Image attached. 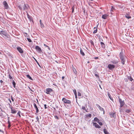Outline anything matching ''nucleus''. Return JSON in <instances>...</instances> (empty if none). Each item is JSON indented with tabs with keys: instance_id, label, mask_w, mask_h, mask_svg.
<instances>
[{
	"instance_id": "c03bdc74",
	"label": "nucleus",
	"mask_w": 134,
	"mask_h": 134,
	"mask_svg": "<svg viewBox=\"0 0 134 134\" xmlns=\"http://www.w3.org/2000/svg\"><path fill=\"white\" fill-rule=\"evenodd\" d=\"M114 9V8L113 6H112L111 8V10L112 11H113V10Z\"/></svg>"
},
{
	"instance_id": "de8ad7c7",
	"label": "nucleus",
	"mask_w": 134,
	"mask_h": 134,
	"mask_svg": "<svg viewBox=\"0 0 134 134\" xmlns=\"http://www.w3.org/2000/svg\"><path fill=\"white\" fill-rule=\"evenodd\" d=\"M91 43L92 44H93V42L92 41H91Z\"/></svg>"
},
{
	"instance_id": "8fccbe9b",
	"label": "nucleus",
	"mask_w": 134,
	"mask_h": 134,
	"mask_svg": "<svg viewBox=\"0 0 134 134\" xmlns=\"http://www.w3.org/2000/svg\"><path fill=\"white\" fill-rule=\"evenodd\" d=\"M18 7L20 9H21V7H20V6H18Z\"/></svg>"
},
{
	"instance_id": "58836bf2",
	"label": "nucleus",
	"mask_w": 134,
	"mask_h": 134,
	"mask_svg": "<svg viewBox=\"0 0 134 134\" xmlns=\"http://www.w3.org/2000/svg\"><path fill=\"white\" fill-rule=\"evenodd\" d=\"M97 29H96V30H94V31L93 33L94 34L96 33L97 32Z\"/></svg>"
},
{
	"instance_id": "f8f14e48",
	"label": "nucleus",
	"mask_w": 134,
	"mask_h": 134,
	"mask_svg": "<svg viewBox=\"0 0 134 134\" xmlns=\"http://www.w3.org/2000/svg\"><path fill=\"white\" fill-rule=\"evenodd\" d=\"M17 49L19 52L20 53H22L23 52V51L22 49L20 47H18Z\"/></svg>"
},
{
	"instance_id": "f03ea898",
	"label": "nucleus",
	"mask_w": 134,
	"mask_h": 134,
	"mask_svg": "<svg viewBox=\"0 0 134 134\" xmlns=\"http://www.w3.org/2000/svg\"><path fill=\"white\" fill-rule=\"evenodd\" d=\"M119 57L121 60V62L123 64H124L125 62V58L123 54L121 52L119 55Z\"/></svg>"
},
{
	"instance_id": "f704fd0d",
	"label": "nucleus",
	"mask_w": 134,
	"mask_h": 134,
	"mask_svg": "<svg viewBox=\"0 0 134 134\" xmlns=\"http://www.w3.org/2000/svg\"><path fill=\"white\" fill-rule=\"evenodd\" d=\"M27 41L30 42H32L31 40L29 38H27Z\"/></svg>"
},
{
	"instance_id": "4c0bfd02",
	"label": "nucleus",
	"mask_w": 134,
	"mask_h": 134,
	"mask_svg": "<svg viewBox=\"0 0 134 134\" xmlns=\"http://www.w3.org/2000/svg\"><path fill=\"white\" fill-rule=\"evenodd\" d=\"M95 76L96 77H98V78L99 77V75L98 74H95Z\"/></svg>"
},
{
	"instance_id": "09e8293b",
	"label": "nucleus",
	"mask_w": 134,
	"mask_h": 134,
	"mask_svg": "<svg viewBox=\"0 0 134 134\" xmlns=\"http://www.w3.org/2000/svg\"><path fill=\"white\" fill-rule=\"evenodd\" d=\"M0 132H3V131L0 129Z\"/></svg>"
},
{
	"instance_id": "0e129e2a",
	"label": "nucleus",
	"mask_w": 134,
	"mask_h": 134,
	"mask_svg": "<svg viewBox=\"0 0 134 134\" xmlns=\"http://www.w3.org/2000/svg\"><path fill=\"white\" fill-rule=\"evenodd\" d=\"M37 119H38V117H37Z\"/></svg>"
},
{
	"instance_id": "393cba45",
	"label": "nucleus",
	"mask_w": 134,
	"mask_h": 134,
	"mask_svg": "<svg viewBox=\"0 0 134 134\" xmlns=\"http://www.w3.org/2000/svg\"><path fill=\"white\" fill-rule=\"evenodd\" d=\"M26 76L27 78H29L30 79L32 80V77L29 75H27Z\"/></svg>"
},
{
	"instance_id": "680f3d73",
	"label": "nucleus",
	"mask_w": 134,
	"mask_h": 134,
	"mask_svg": "<svg viewBox=\"0 0 134 134\" xmlns=\"http://www.w3.org/2000/svg\"><path fill=\"white\" fill-rule=\"evenodd\" d=\"M9 100H10V102L11 103V101L10 100V99H9Z\"/></svg>"
},
{
	"instance_id": "37998d69",
	"label": "nucleus",
	"mask_w": 134,
	"mask_h": 134,
	"mask_svg": "<svg viewBox=\"0 0 134 134\" xmlns=\"http://www.w3.org/2000/svg\"><path fill=\"white\" fill-rule=\"evenodd\" d=\"M82 109L83 110H85L86 109V108L85 107H82Z\"/></svg>"
},
{
	"instance_id": "39448f33",
	"label": "nucleus",
	"mask_w": 134,
	"mask_h": 134,
	"mask_svg": "<svg viewBox=\"0 0 134 134\" xmlns=\"http://www.w3.org/2000/svg\"><path fill=\"white\" fill-rule=\"evenodd\" d=\"M3 4L4 5V8L5 9H8L9 8V6L7 3L6 1H4L3 2Z\"/></svg>"
},
{
	"instance_id": "13d9d810",
	"label": "nucleus",
	"mask_w": 134,
	"mask_h": 134,
	"mask_svg": "<svg viewBox=\"0 0 134 134\" xmlns=\"http://www.w3.org/2000/svg\"><path fill=\"white\" fill-rule=\"evenodd\" d=\"M64 78V77L63 76L62 77V79H63Z\"/></svg>"
},
{
	"instance_id": "6ab92c4d",
	"label": "nucleus",
	"mask_w": 134,
	"mask_h": 134,
	"mask_svg": "<svg viewBox=\"0 0 134 134\" xmlns=\"http://www.w3.org/2000/svg\"><path fill=\"white\" fill-rule=\"evenodd\" d=\"M108 96L109 97V98L112 101H113V99L111 97V95L109 93H108Z\"/></svg>"
},
{
	"instance_id": "2eb2a0df",
	"label": "nucleus",
	"mask_w": 134,
	"mask_h": 134,
	"mask_svg": "<svg viewBox=\"0 0 134 134\" xmlns=\"http://www.w3.org/2000/svg\"><path fill=\"white\" fill-rule=\"evenodd\" d=\"M8 128H10V127L11 126V122H10L9 119H8Z\"/></svg>"
},
{
	"instance_id": "cd10ccee",
	"label": "nucleus",
	"mask_w": 134,
	"mask_h": 134,
	"mask_svg": "<svg viewBox=\"0 0 134 134\" xmlns=\"http://www.w3.org/2000/svg\"><path fill=\"white\" fill-rule=\"evenodd\" d=\"M80 53L83 56H84L85 55V54L81 50H80Z\"/></svg>"
},
{
	"instance_id": "72a5a7b5",
	"label": "nucleus",
	"mask_w": 134,
	"mask_h": 134,
	"mask_svg": "<svg viewBox=\"0 0 134 134\" xmlns=\"http://www.w3.org/2000/svg\"><path fill=\"white\" fill-rule=\"evenodd\" d=\"M73 91L75 95H76V94H77V92L76 90L75 89L74 90H73Z\"/></svg>"
},
{
	"instance_id": "423d86ee",
	"label": "nucleus",
	"mask_w": 134,
	"mask_h": 134,
	"mask_svg": "<svg viewBox=\"0 0 134 134\" xmlns=\"http://www.w3.org/2000/svg\"><path fill=\"white\" fill-rule=\"evenodd\" d=\"M108 68L110 70H112L115 67V66L114 65L109 64L108 65Z\"/></svg>"
},
{
	"instance_id": "69168bd1",
	"label": "nucleus",
	"mask_w": 134,
	"mask_h": 134,
	"mask_svg": "<svg viewBox=\"0 0 134 134\" xmlns=\"http://www.w3.org/2000/svg\"><path fill=\"white\" fill-rule=\"evenodd\" d=\"M1 105L0 104V106H1Z\"/></svg>"
},
{
	"instance_id": "a211bd4d",
	"label": "nucleus",
	"mask_w": 134,
	"mask_h": 134,
	"mask_svg": "<svg viewBox=\"0 0 134 134\" xmlns=\"http://www.w3.org/2000/svg\"><path fill=\"white\" fill-rule=\"evenodd\" d=\"M100 44L101 45V46L103 48H104L105 47V45L102 42H100Z\"/></svg>"
},
{
	"instance_id": "1a4fd4ad",
	"label": "nucleus",
	"mask_w": 134,
	"mask_h": 134,
	"mask_svg": "<svg viewBox=\"0 0 134 134\" xmlns=\"http://www.w3.org/2000/svg\"><path fill=\"white\" fill-rule=\"evenodd\" d=\"M93 125L95 126L96 128L98 129L100 128L101 127L96 122H93Z\"/></svg>"
},
{
	"instance_id": "f257e3e1",
	"label": "nucleus",
	"mask_w": 134,
	"mask_h": 134,
	"mask_svg": "<svg viewBox=\"0 0 134 134\" xmlns=\"http://www.w3.org/2000/svg\"><path fill=\"white\" fill-rule=\"evenodd\" d=\"M119 101L120 104V108L119 109L120 111V112H123V110L122 108L125 104L124 101V100L122 101L121 99L120 98L119 99Z\"/></svg>"
},
{
	"instance_id": "dca6fc26",
	"label": "nucleus",
	"mask_w": 134,
	"mask_h": 134,
	"mask_svg": "<svg viewBox=\"0 0 134 134\" xmlns=\"http://www.w3.org/2000/svg\"><path fill=\"white\" fill-rule=\"evenodd\" d=\"M91 116V114H87L85 115V117L87 118H90Z\"/></svg>"
},
{
	"instance_id": "5fc2aeb1",
	"label": "nucleus",
	"mask_w": 134,
	"mask_h": 134,
	"mask_svg": "<svg viewBox=\"0 0 134 134\" xmlns=\"http://www.w3.org/2000/svg\"><path fill=\"white\" fill-rule=\"evenodd\" d=\"M29 88L31 91H32V92H33V91L31 89H30V87H29Z\"/></svg>"
},
{
	"instance_id": "79ce46f5",
	"label": "nucleus",
	"mask_w": 134,
	"mask_h": 134,
	"mask_svg": "<svg viewBox=\"0 0 134 134\" xmlns=\"http://www.w3.org/2000/svg\"><path fill=\"white\" fill-rule=\"evenodd\" d=\"M11 99L12 101L13 102H14V99L13 98V97L12 96L11 97Z\"/></svg>"
},
{
	"instance_id": "5701e85b",
	"label": "nucleus",
	"mask_w": 134,
	"mask_h": 134,
	"mask_svg": "<svg viewBox=\"0 0 134 134\" xmlns=\"http://www.w3.org/2000/svg\"><path fill=\"white\" fill-rule=\"evenodd\" d=\"M112 62L113 64H117L118 63V61L116 60H113L112 61Z\"/></svg>"
},
{
	"instance_id": "0eeeda50",
	"label": "nucleus",
	"mask_w": 134,
	"mask_h": 134,
	"mask_svg": "<svg viewBox=\"0 0 134 134\" xmlns=\"http://www.w3.org/2000/svg\"><path fill=\"white\" fill-rule=\"evenodd\" d=\"M35 49L39 53H41L42 52L41 49L38 46H36Z\"/></svg>"
},
{
	"instance_id": "4468645a",
	"label": "nucleus",
	"mask_w": 134,
	"mask_h": 134,
	"mask_svg": "<svg viewBox=\"0 0 134 134\" xmlns=\"http://www.w3.org/2000/svg\"><path fill=\"white\" fill-rule=\"evenodd\" d=\"M0 34L3 35L4 36L6 35V33L4 31H1L0 32Z\"/></svg>"
},
{
	"instance_id": "6e6552de",
	"label": "nucleus",
	"mask_w": 134,
	"mask_h": 134,
	"mask_svg": "<svg viewBox=\"0 0 134 134\" xmlns=\"http://www.w3.org/2000/svg\"><path fill=\"white\" fill-rule=\"evenodd\" d=\"M11 109V113L12 114H15L16 113V111L15 109L13 108L12 107H10Z\"/></svg>"
},
{
	"instance_id": "ea45409f",
	"label": "nucleus",
	"mask_w": 134,
	"mask_h": 134,
	"mask_svg": "<svg viewBox=\"0 0 134 134\" xmlns=\"http://www.w3.org/2000/svg\"><path fill=\"white\" fill-rule=\"evenodd\" d=\"M44 108L45 109H46L47 108V105L46 104H44Z\"/></svg>"
},
{
	"instance_id": "9b49d317",
	"label": "nucleus",
	"mask_w": 134,
	"mask_h": 134,
	"mask_svg": "<svg viewBox=\"0 0 134 134\" xmlns=\"http://www.w3.org/2000/svg\"><path fill=\"white\" fill-rule=\"evenodd\" d=\"M108 15L107 14H105L103 15L102 18L104 19H106L108 17Z\"/></svg>"
},
{
	"instance_id": "ddd939ff",
	"label": "nucleus",
	"mask_w": 134,
	"mask_h": 134,
	"mask_svg": "<svg viewBox=\"0 0 134 134\" xmlns=\"http://www.w3.org/2000/svg\"><path fill=\"white\" fill-rule=\"evenodd\" d=\"M34 105L35 108L36 109V112L38 113L39 111L38 108L35 103H34Z\"/></svg>"
},
{
	"instance_id": "c85d7f7f",
	"label": "nucleus",
	"mask_w": 134,
	"mask_h": 134,
	"mask_svg": "<svg viewBox=\"0 0 134 134\" xmlns=\"http://www.w3.org/2000/svg\"><path fill=\"white\" fill-rule=\"evenodd\" d=\"M13 87L14 88H15V85H16V83L14 81H13Z\"/></svg>"
},
{
	"instance_id": "f3484780",
	"label": "nucleus",
	"mask_w": 134,
	"mask_h": 134,
	"mask_svg": "<svg viewBox=\"0 0 134 134\" xmlns=\"http://www.w3.org/2000/svg\"><path fill=\"white\" fill-rule=\"evenodd\" d=\"M103 131L104 133L105 134H110L109 132L107 131L105 129H104L103 130Z\"/></svg>"
},
{
	"instance_id": "a878e982",
	"label": "nucleus",
	"mask_w": 134,
	"mask_h": 134,
	"mask_svg": "<svg viewBox=\"0 0 134 134\" xmlns=\"http://www.w3.org/2000/svg\"><path fill=\"white\" fill-rule=\"evenodd\" d=\"M73 70L74 73L76 75L77 74V72L76 71V69L75 68H73Z\"/></svg>"
},
{
	"instance_id": "412c9836",
	"label": "nucleus",
	"mask_w": 134,
	"mask_h": 134,
	"mask_svg": "<svg viewBox=\"0 0 134 134\" xmlns=\"http://www.w3.org/2000/svg\"><path fill=\"white\" fill-rule=\"evenodd\" d=\"M40 22L41 27V28L43 27H44V25L43 23H42L41 20H40Z\"/></svg>"
},
{
	"instance_id": "aec40b11",
	"label": "nucleus",
	"mask_w": 134,
	"mask_h": 134,
	"mask_svg": "<svg viewBox=\"0 0 134 134\" xmlns=\"http://www.w3.org/2000/svg\"><path fill=\"white\" fill-rule=\"evenodd\" d=\"M99 120L97 117H95L94 119V121L97 122L99 121Z\"/></svg>"
},
{
	"instance_id": "473e14b6",
	"label": "nucleus",
	"mask_w": 134,
	"mask_h": 134,
	"mask_svg": "<svg viewBox=\"0 0 134 134\" xmlns=\"http://www.w3.org/2000/svg\"><path fill=\"white\" fill-rule=\"evenodd\" d=\"M125 111L127 113H129L131 111L130 109H127Z\"/></svg>"
},
{
	"instance_id": "603ef678",
	"label": "nucleus",
	"mask_w": 134,
	"mask_h": 134,
	"mask_svg": "<svg viewBox=\"0 0 134 134\" xmlns=\"http://www.w3.org/2000/svg\"><path fill=\"white\" fill-rule=\"evenodd\" d=\"M95 59H97L98 58V57H95L94 58Z\"/></svg>"
},
{
	"instance_id": "bf43d9fd",
	"label": "nucleus",
	"mask_w": 134,
	"mask_h": 134,
	"mask_svg": "<svg viewBox=\"0 0 134 134\" xmlns=\"http://www.w3.org/2000/svg\"><path fill=\"white\" fill-rule=\"evenodd\" d=\"M90 63V62L89 61H88L87 62V63Z\"/></svg>"
},
{
	"instance_id": "b1692460",
	"label": "nucleus",
	"mask_w": 134,
	"mask_h": 134,
	"mask_svg": "<svg viewBox=\"0 0 134 134\" xmlns=\"http://www.w3.org/2000/svg\"><path fill=\"white\" fill-rule=\"evenodd\" d=\"M128 79L129 80L131 81H132V80H133V78L131 76L129 77Z\"/></svg>"
},
{
	"instance_id": "c9c22d12",
	"label": "nucleus",
	"mask_w": 134,
	"mask_h": 134,
	"mask_svg": "<svg viewBox=\"0 0 134 134\" xmlns=\"http://www.w3.org/2000/svg\"><path fill=\"white\" fill-rule=\"evenodd\" d=\"M78 95L79 96H81V93L79 92H78Z\"/></svg>"
},
{
	"instance_id": "3c124183",
	"label": "nucleus",
	"mask_w": 134,
	"mask_h": 134,
	"mask_svg": "<svg viewBox=\"0 0 134 134\" xmlns=\"http://www.w3.org/2000/svg\"><path fill=\"white\" fill-rule=\"evenodd\" d=\"M56 118L57 119H59L58 118V117L57 116H56Z\"/></svg>"
},
{
	"instance_id": "864d4df0",
	"label": "nucleus",
	"mask_w": 134,
	"mask_h": 134,
	"mask_svg": "<svg viewBox=\"0 0 134 134\" xmlns=\"http://www.w3.org/2000/svg\"><path fill=\"white\" fill-rule=\"evenodd\" d=\"M29 88L31 91H32V92H33V91L31 89H30V87H29Z\"/></svg>"
},
{
	"instance_id": "c756f323",
	"label": "nucleus",
	"mask_w": 134,
	"mask_h": 134,
	"mask_svg": "<svg viewBox=\"0 0 134 134\" xmlns=\"http://www.w3.org/2000/svg\"><path fill=\"white\" fill-rule=\"evenodd\" d=\"M109 114L111 116H112L113 117H114L115 116V114L114 113L113 114L112 113H110Z\"/></svg>"
},
{
	"instance_id": "6e6d98bb",
	"label": "nucleus",
	"mask_w": 134,
	"mask_h": 134,
	"mask_svg": "<svg viewBox=\"0 0 134 134\" xmlns=\"http://www.w3.org/2000/svg\"><path fill=\"white\" fill-rule=\"evenodd\" d=\"M74 11V9L73 8H72V13H73Z\"/></svg>"
},
{
	"instance_id": "e2e57ef3",
	"label": "nucleus",
	"mask_w": 134,
	"mask_h": 134,
	"mask_svg": "<svg viewBox=\"0 0 134 134\" xmlns=\"http://www.w3.org/2000/svg\"><path fill=\"white\" fill-rule=\"evenodd\" d=\"M1 54V52H0V54Z\"/></svg>"
},
{
	"instance_id": "4d7b16f0",
	"label": "nucleus",
	"mask_w": 134,
	"mask_h": 134,
	"mask_svg": "<svg viewBox=\"0 0 134 134\" xmlns=\"http://www.w3.org/2000/svg\"><path fill=\"white\" fill-rule=\"evenodd\" d=\"M75 95V97L76 98H77V94H76V95Z\"/></svg>"
},
{
	"instance_id": "a19ab883",
	"label": "nucleus",
	"mask_w": 134,
	"mask_h": 134,
	"mask_svg": "<svg viewBox=\"0 0 134 134\" xmlns=\"http://www.w3.org/2000/svg\"><path fill=\"white\" fill-rule=\"evenodd\" d=\"M34 59H35V61L37 63V64L38 65H39V63H38V62L37 61V60L34 58Z\"/></svg>"
},
{
	"instance_id": "9d476101",
	"label": "nucleus",
	"mask_w": 134,
	"mask_h": 134,
	"mask_svg": "<svg viewBox=\"0 0 134 134\" xmlns=\"http://www.w3.org/2000/svg\"><path fill=\"white\" fill-rule=\"evenodd\" d=\"M97 107L101 111H103V113H104V110L103 108L101 107L98 104H96Z\"/></svg>"
},
{
	"instance_id": "49530a36",
	"label": "nucleus",
	"mask_w": 134,
	"mask_h": 134,
	"mask_svg": "<svg viewBox=\"0 0 134 134\" xmlns=\"http://www.w3.org/2000/svg\"><path fill=\"white\" fill-rule=\"evenodd\" d=\"M3 81L2 80H1L0 82L1 83H3Z\"/></svg>"
},
{
	"instance_id": "052dcab7",
	"label": "nucleus",
	"mask_w": 134,
	"mask_h": 134,
	"mask_svg": "<svg viewBox=\"0 0 134 134\" xmlns=\"http://www.w3.org/2000/svg\"><path fill=\"white\" fill-rule=\"evenodd\" d=\"M89 0V1H93V0Z\"/></svg>"
},
{
	"instance_id": "a18cd8bd",
	"label": "nucleus",
	"mask_w": 134,
	"mask_h": 134,
	"mask_svg": "<svg viewBox=\"0 0 134 134\" xmlns=\"http://www.w3.org/2000/svg\"><path fill=\"white\" fill-rule=\"evenodd\" d=\"M44 46H45L46 47H48V48H49V47L48 46H47V45H46V44H44Z\"/></svg>"
},
{
	"instance_id": "e433bc0d",
	"label": "nucleus",
	"mask_w": 134,
	"mask_h": 134,
	"mask_svg": "<svg viewBox=\"0 0 134 134\" xmlns=\"http://www.w3.org/2000/svg\"><path fill=\"white\" fill-rule=\"evenodd\" d=\"M20 111L18 112V113H17V114L19 115V117H21V115L20 114Z\"/></svg>"
},
{
	"instance_id": "4be33fe9",
	"label": "nucleus",
	"mask_w": 134,
	"mask_h": 134,
	"mask_svg": "<svg viewBox=\"0 0 134 134\" xmlns=\"http://www.w3.org/2000/svg\"><path fill=\"white\" fill-rule=\"evenodd\" d=\"M125 17L127 19H129L131 18V16L129 15H127L125 16Z\"/></svg>"
},
{
	"instance_id": "7ed1b4c3",
	"label": "nucleus",
	"mask_w": 134,
	"mask_h": 134,
	"mask_svg": "<svg viewBox=\"0 0 134 134\" xmlns=\"http://www.w3.org/2000/svg\"><path fill=\"white\" fill-rule=\"evenodd\" d=\"M46 93L48 94L51 95V94L53 92V90L52 89L49 88H47L46 89Z\"/></svg>"
},
{
	"instance_id": "20e7f679",
	"label": "nucleus",
	"mask_w": 134,
	"mask_h": 134,
	"mask_svg": "<svg viewBox=\"0 0 134 134\" xmlns=\"http://www.w3.org/2000/svg\"><path fill=\"white\" fill-rule=\"evenodd\" d=\"M62 101H63L64 103L66 104H71V102L70 100L67 99H66L64 98H62Z\"/></svg>"
},
{
	"instance_id": "bb28decb",
	"label": "nucleus",
	"mask_w": 134,
	"mask_h": 134,
	"mask_svg": "<svg viewBox=\"0 0 134 134\" xmlns=\"http://www.w3.org/2000/svg\"><path fill=\"white\" fill-rule=\"evenodd\" d=\"M98 123L101 126H102L103 125L102 122L100 121L99 120V121L98 122Z\"/></svg>"
},
{
	"instance_id": "2f4dec72",
	"label": "nucleus",
	"mask_w": 134,
	"mask_h": 134,
	"mask_svg": "<svg viewBox=\"0 0 134 134\" xmlns=\"http://www.w3.org/2000/svg\"><path fill=\"white\" fill-rule=\"evenodd\" d=\"M8 77L10 79L13 80V78L12 76H11L10 75V74H9L8 75Z\"/></svg>"
},
{
	"instance_id": "7c9ffc66",
	"label": "nucleus",
	"mask_w": 134,
	"mask_h": 134,
	"mask_svg": "<svg viewBox=\"0 0 134 134\" xmlns=\"http://www.w3.org/2000/svg\"><path fill=\"white\" fill-rule=\"evenodd\" d=\"M27 16L28 18L30 20H31V16H30L28 14H27Z\"/></svg>"
}]
</instances>
